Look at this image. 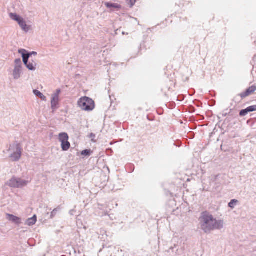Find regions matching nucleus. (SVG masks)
Instances as JSON below:
<instances>
[{
  "label": "nucleus",
  "instance_id": "f3484780",
  "mask_svg": "<svg viewBox=\"0 0 256 256\" xmlns=\"http://www.w3.org/2000/svg\"><path fill=\"white\" fill-rule=\"evenodd\" d=\"M92 151L90 150H86L81 152V154L84 156H89L92 154Z\"/></svg>",
  "mask_w": 256,
  "mask_h": 256
},
{
  "label": "nucleus",
  "instance_id": "412c9836",
  "mask_svg": "<svg viewBox=\"0 0 256 256\" xmlns=\"http://www.w3.org/2000/svg\"><path fill=\"white\" fill-rule=\"evenodd\" d=\"M126 0L131 7L136 2V0Z\"/></svg>",
  "mask_w": 256,
  "mask_h": 256
},
{
  "label": "nucleus",
  "instance_id": "4468645a",
  "mask_svg": "<svg viewBox=\"0 0 256 256\" xmlns=\"http://www.w3.org/2000/svg\"><path fill=\"white\" fill-rule=\"evenodd\" d=\"M37 64L36 62L32 60L30 61L26 66L29 70L35 71L36 68Z\"/></svg>",
  "mask_w": 256,
  "mask_h": 256
},
{
  "label": "nucleus",
  "instance_id": "6ab92c4d",
  "mask_svg": "<svg viewBox=\"0 0 256 256\" xmlns=\"http://www.w3.org/2000/svg\"><path fill=\"white\" fill-rule=\"evenodd\" d=\"M248 112L246 110V108L245 110H242L240 112V115L242 116H245L247 114Z\"/></svg>",
  "mask_w": 256,
  "mask_h": 256
},
{
  "label": "nucleus",
  "instance_id": "a211bd4d",
  "mask_svg": "<svg viewBox=\"0 0 256 256\" xmlns=\"http://www.w3.org/2000/svg\"><path fill=\"white\" fill-rule=\"evenodd\" d=\"M246 110L248 112L256 111V105L248 106L246 108Z\"/></svg>",
  "mask_w": 256,
  "mask_h": 256
},
{
  "label": "nucleus",
  "instance_id": "39448f33",
  "mask_svg": "<svg viewBox=\"0 0 256 256\" xmlns=\"http://www.w3.org/2000/svg\"><path fill=\"white\" fill-rule=\"evenodd\" d=\"M30 182L21 178L13 176L6 182V185L11 188H22L26 186Z\"/></svg>",
  "mask_w": 256,
  "mask_h": 256
},
{
  "label": "nucleus",
  "instance_id": "9d476101",
  "mask_svg": "<svg viewBox=\"0 0 256 256\" xmlns=\"http://www.w3.org/2000/svg\"><path fill=\"white\" fill-rule=\"evenodd\" d=\"M18 53L22 55L24 64L25 66H26L30 62L28 59L30 56V54H27L26 50L24 49H20Z\"/></svg>",
  "mask_w": 256,
  "mask_h": 256
},
{
  "label": "nucleus",
  "instance_id": "2eb2a0df",
  "mask_svg": "<svg viewBox=\"0 0 256 256\" xmlns=\"http://www.w3.org/2000/svg\"><path fill=\"white\" fill-rule=\"evenodd\" d=\"M33 92L36 96L39 97L42 100L46 101V97L39 90H33Z\"/></svg>",
  "mask_w": 256,
  "mask_h": 256
},
{
  "label": "nucleus",
  "instance_id": "f8f14e48",
  "mask_svg": "<svg viewBox=\"0 0 256 256\" xmlns=\"http://www.w3.org/2000/svg\"><path fill=\"white\" fill-rule=\"evenodd\" d=\"M256 90V86H252L250 87L246 91V92L242 93L241 94V96L242 98L247 96L250 94H252Z\"/></svg>",
  "mask_w": 256,
  "mask_h": 256
},
{
  "label": "nucleus",
  "instance_id": "f257e3e1",
  "mask_svg": "<svg viewBox=\"0 0 256 256\" xmlns=\"http://www.w3.org/2000/svg\"><path fill=\"white\" fill-rule=\"evenodd\" d=\"M201 228L206 232H210L214 230H220L224 228V222L222 220H216L208 212L202 214L200 218Z\"/></svg>",
  "mask_w": 256,
  "mask_h": 256
},
{
  "label": "nucleus",
  "instance_id": "9b49d317",
  "mask_svg": "<svg viewBox=\"0 0 256 256\" xmlns=\"http://www.w3.org/2000/svg\"><path fill=\"white\" fill-rule=\"evenodd\" d=\"M104 5L107 8H109L110 11L118 10L122 8L120 4L116 3L106 2L104 3Z\"/></svg>",
  "mask_w": 256,
  "mask_h": 256
},
{
  "label": "nucleus",
  "instance_id": "4be33fe9",
  "mask_svg": "<svg viewBox=\"0 0 256 256\" xmlns=\"http://www.w3.org/2000/svg\"><path fill=\"white\" fill-rule=\"evenodd\" d=\"M89 137H90V138H91L92 141L94 142H96V140H94V138L96 137V136L94 134L92 133L90 134Z\"/></svg>",
  "mask_w": 256,
  "mask_h": 256
},
{
  "label": "nucleus",
  "instance_id": "6e6552de",
  "mask_svg": "<svg viewBox=\"0 0 256 256\" xmlns=\"http://www.w3.org/2000/svg\"><path fill=\"white\" fill-rule=\"evenodd\" d=\"M69 136L66 132H61L58 134V140L61 143V148L62 150L67 151L70 147V144L68 142Z\"/></svg>",
  "mask_w": 256,
  "mask_h": 256
},
{
  "label": "nucleus",
  "instance_id": "5701e85b",
  "mask_svg": "<svg viewBox=\"0 0 256 256\" xmlns=\"http://www.w3.org/2000/svg\"><path fill=\"white\" fill-rule=\"evenodd\" d=\"M26 54H30V56H32V55H36L37 53L35 52H28L27 51H26Z\"/></svg>",
  "mask_w": 256,
  "mask_h": 256
},
{
  "label": "nucleus",
  "instance_id": "20e7f679",
  "mask_svg": "<svg viewBox=\"0 0 256 256\" xmlns=\"http://www.w3.org/2000/svg\"><path fill=\"white\" fill-rule=\"evenodd\" d=\"M77 106L82 110L87 112L92 111L96 107L94 101L86 96L80 98L77 102Z\"/></svg>",
  "mask_w": 256,
  "mask_h": 256
},
{
  "label": "nucleus",
  "instance_id": "f03ea898",
  "mask_svg": "<svg viewBox=\"0 0 256 256\" xmlns=\"http://www.w3.org/2000/svg\"><path fill=\"white\" fill-rule=\"evenodd\" d=\"M22 152L23 149L22 144L16 141L10 143L7 150L9 158L12 162H18L20 160Z\"/></svg>",
  "mask_w": 256,
  "mask_h": 256
},
{
  "label": "nucleus",
  "instance_id": "423d86ee",
  "mask_svg": "<svg viewBox=\"0 0 256 256\" xmlns=\"http://www.w3.org/2000/svg\"><path fill=\"white\" fill-rule=\"evenodd\" d=\"M61 90L60 89L56 90L50 96V106L52 112L57 110L60 106V94Z\"/></svg>",
  "mask_w": 256,
  "mask_h": 256
},
{
  "label": "nucleus",
  "instance_id": "aec40b11",
  "mask_svg": "<svg viewBox=\"0 0 256 256\" xmlns=\"http://www.w3.org/2000/svg\"><path fill=\"white\" fill-rule=\"evenodd\" d=\"M58 208L54 209L52 210V212H51L50 218H53L56 216V212H58Z\"/></svg>",
  "mask_w": 256,
  "mask_h": 256
},
{
  "label": "nucleus",
  "instance_id": "7ed1b4c3",
  "mask_svg": "<svg viewBox=\"0 0 256 256\" xmlns=\"http://www.w3.org/2000/svg\"><path fill=\"white\" fill-rule=\"evenodd\" d=\"M9 16L11 20L16 22L21 30L25 32H28L32 30V26L30 24V22L26 20L21 16L16 13L10 12L9 14Z\"/></svg>",
  "mask_w": 256,
  "mask_h": 256
},
{
  "label": "nucleus",
  "instance_id": "dca6fc26",
  "mask_svg": "<svg viewBox=\"0 0 256 256\" xmlns=\"http://www.w3.org/2000/svg\"><path fill=\"white\" fill-rule=\"evenodd\" d=\"M238 202H239L237 200L233 199L228 203V206L230 208L233 209L238 204Z\"/></svg>",
  "mask_w": 256,
  "mask_h": 256
},
{
  "label": "nucleus",
  "instance_id": "0eeeda50",
  "mask_svg": "<svg viewBox=\"0 0 256 256\" xmlns=\"http://www.w3.org/2000/svg\"><path fill=\"white\" fill-rule=\"evenodd\" d=\"M14 68L12 72V77L14 80L19 79L22 74V64L20 58H16L14 61Z\"/></svg>",
  "mask_w": 256,
  "mask_h": 256
},
{
  "label": "nucleus",
  "instance_id": "1a4fd4ad",
  "mask_svg": "<svg viewBox=\"0 0 256 256\" xmlns=\"http://www.w3.org/2000/svg\"><path fill=\"white\" fill-rule=\"evenodd\" d=\"M6 218L8 221L14 223L18 226L22 224V219L18 217L13 214H6Z\"/></svg>",
  "mask_w": 256,
  "mask_h": 256
},
{
  "label": "nucleus",
  "instance_id": "ddd939ff",
  "mask_svg": "<svg viewBox=\"0 0 256 256\" xmlns=\"http://www.w3.org/2000/svg\"><path fill=\"white\" fill-rule=\"evenodd\" d=\"M37 221V217L36 215H34L32 217L28 218L25 222V224L28 226H32L36 223Z\"/></svg>",
  "mask_w": 256,
  "mask_h": 256
}]
</instances>
